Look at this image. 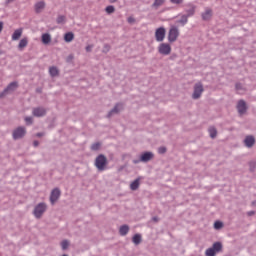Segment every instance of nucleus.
Listing matches in <instances>:
<instances>
[{"mask_svg": "<svg viewBox=\"0 0 256 256\" xmlns=\"http://www.w3.org/2000/svg\"><path fill=\"white\" fill-rule=\"evenodd\" d=\"M107 157L103 154H99L95 159V167L98 171H105L108 165Z\"/></svg>", "mask_w": 256, "mask_h": 256, "instance_id": "f257e3e1", "label": "nucleus"}, {"mask_svg": "<svg viewBox=\"0 0 256 256\" xmlns=\"http://www.w3.org/2000/svg\"><path fill=\"white\" fill-rule=\"evenodd\" d=\"M223 251V244L221 242H215L212 247L206 249V256H215L217 253H221Z\"/></svg>", "mask_w": 256, "mask_h": 256, "instance_id": "f03ea898", "label": "nucleus"}, {"mask_svg": "<svg viewBox=\"0 0 256 256\" xmlns=\"http://www.w3.org/2000/svg\"><path fill=\"white\" fill-rule=\"evenodd\" d=\"M45 211H47V204L41 202L34 207L33 215L36 219H41Z\"/></svg>", "mask_w": 256, "mask_h": 256, "instance_id": "7ed1b4c3", "label": "nucleus"}, {"mask_svg": "<svg viewBox=\"0 0 256 256\" xmlns=\"http://www.w3.org/2000/svg\"><path fill=\"white\" fill-rule=\"evenodd\" d=\"M179 37V28L178 27H171L168 32V41L169 43H175L177 41V38Z\"/></svg>", "mask_w": 256, "mask_h": 256, "instance_id": "20e7f679", "label": "nucleus"}, {"mask_svg": "<svg viewBox=\"0 0 256 256\" xmlns=\"http://www.w3.org/2000/svg\"><path fill=\"white\" fill-rule=\"evenodd\" d=\"M158 53H160V55H171V45L167 43H161L158 46Z\"/></svg>", "mask_w": 256, "mask_h": 256, "instance_id": "39448f33", "label": "nucleus"}, {"mask_svg": "<svg viewBox=\"0 0 256 256\" xmlns=\"http://www.w3.org/2000/svg\"><path fill=\"white\" fill-rule=\"evenodd\" d=\"M59 197H61V190L59 188H54L50 194L51 205H55L59 200Z\"/></svg>", "mask_w": 256, "mask_h": 256, "instance_id": "423d86ee", "label": "nucleus"}, {"mask_svg": "<svg viewBox=\"0 0 256 256\" xmlns=\"http://www.w3.org/2000/svg\"><path fill=\"white\" fill-rule=\"evenodd\" d=\"M25 133H27L25 127H18L13 131V139L15 141H17V139H22V137H25Z\"/></svg>", "mask_w": 256, "mask_h": 256, "instance_id": "0eeeda50", "label": "nucleus"}, {"mask_svg": "<svg viewBox=\"0 0 256 256\" xmlns=\"http://www.w3.org/2000/svg\"><path fill=\"white\" fill-rule=\"evenodd\" d=\"M165 33H166V30L164 27H160V28L156 29L155 39H156V41H158V43H161L162 41L165 40Z\"/></svg>", "mask_w": 256, "mask_h": 256, "instance_id": "6e6552de", "label": "nucleus"}, {"mask_svg": "<svg viewBox=\"0 0 256 256\" xmlns=\"http://www.w3.org/2000/svg\"><path fill=\"white\" fill-rule=\"evenodd\" d=\"M202 94H203V84L196 83L194 86V92L192 94V98L199 99V97H201Z\"/></svg>", "mask_w": 256, "mask_h": 256, "instance_id": "1a4fd4ad", "label": "nucleus"}, {"mask_svg": "<svg viewBox=\"0 0 256 256\" xmlns=\"http://www.w3.org/2000/svg\"><path fill=\"white\" fill-rule=\"evenodd\" d=\"M32 115L34 117H45L47 115V109H45L44 107L33 108Z\"/></svg>", "mask_w": 256, "mask_h": 256, "instance_id": "9d476101", "label": "nucleus"}, {"mask_svg": "<svg viewBox=\"0 0 256 256\" xmlns=\"http://www.w3.org/2000/svg\"><path fill=\"white\" fill-rule=\"evenodd\" d=\"M186 7H188V9H185V16L186 17H193V15H195V11L197 9V6H195V4L193 3H188L186 4Z\"/></svg>", "mask_w": 256, "mask_h": 256, "instance_id": "9b49d317", "label": "nucleus"}, {"mask_svg": "<svg viewBox=\"0 0 256 256\" xmlns=\"http://www.w3.org/2000/svg\"><path fill=\"white\" fill-rule=\"evenodd\" d=\"M237 110L239 115H245V113H247V103H245L244 100L238 101Z\"/></svg>", "mask_w": 256, "mask_h": 256, "instance_id": "f8f14e48", "label": "nucleus"}, {"mask_svg": "<svg viewBox=\"0 0 256 256\" xmlns=\"http://www.w3.org/2000/svg\"><path fill=\"white\" fill-rule=\"evenodd\" d=\"M153 157H155V154H153V152L147 151L141 154L140 161H142V163H149Z\"/></svg>", "mask_w": 256, "mask_h": 256, "instance_id": "ddd939ff", "label": "nucleus"}, {"mask_svg": "<svg viewBox=\"0 0 256 256\" xmlns=\"http://www.w3.org/2000/svg\"><path fill=\"white\" fill-rule=\"evenodd\" d=\"M121 109H123V104H116L112 110L108 112L107 117H113V115H117V113L121 112Z\"/></svg>", "mask_w": 256, "mask_h": 256, "instance_id": "4468645a", "label": "nucleus"}, {"mask_svg": "<svg viewBox=\"0 0 256 256\" xmlns=\"http://www.w3.org/2000/svg\"><path fill=\"white\" fill-rule=\"evenodd\" d=\"M244 145L248 147V149H251L253 145H255V137L253 135H248L244 139Z\"/></svg>", "mask_w": 256, "mask_h": 256, "instance_id": "2eb2a0df", "label": "nucleus"}, {"mask_svg": "<svg viewBox=\"0 0 256 256\" xmlns=\"http://www.w3.org/2000/svg\"><path fill=\"white\" fill-rule=\"evenodd\" d=\"M201 17L203 21H209V19L213 17V10H211L210 8H206L205 12L202 13Z\"/></svg>", "mask_w": 256, "mask_h": 256, "instance_id": "dca6fc26", "label": "nucleus"}, {"mask_svg": "<svg viewBox=\"0 0 256 256\" xmlns=\"http://www.w3.org/2000/svg\"><path fill=\"white\" fill-rule=\"evenodd\" d=\"M23 35V29H17L12 34V41H19L21 39V36Z\"/></svg>", "mask_w": 256, "mask_h": 256, "instance_id": "f3484780", "label": "nucleus"}, {"mask_svg": "<svg viewBox=\"0 0 256 256\" xmlns=\"http://www.w3.org/2000/svg\"><path fill=\"white\" fill-rule=\"evenodd\" d=\"M177 23L182 25V27H185V25H187V23H189V17L186 16V14H182V15H180V19L177 20Z\"/></svg>", "mask_w": 256, "mask_h": 256, "instance_id": "a211bd4d", "label": "nucleus"}, {"mask_svg": "<svg viewBox=\"0 0 256 256\" xmlns=\"http://www.w3.org/2000/svg\"><path fill=\"white\" fill-rule=\"evenodd\" d=\"M27 45H29V40L27 38H22L18 44V49L23 51Z\"/></svg>", "mask_w": 256, "mask_h": 256, "instance_id": "6ab92c4d", "label": "nucleus"}, {"mask_svg": "<svg viewBox=\"0 0 256 256\" xmlns=\"http://www.w3.org/2000/svg\"><path fill=\"white\" fill-rule=\"evenodd\" d=\"M45 9V3L43 1L37 2L35 4V12L36 13H41Z\"/></svg>", "mask_w": 256, "mask_h": 256, "instance_id": "aec40b11", "label": "nucleus"}, {"mask_svg": "<svg viewBox=\"0 0 256 256\" xmlns=\"http://www.w3.org/2000/svg\"><path fill=\"white\" fill-rule=\"evenodd\" d=\"M73 39H75V35L73 34V32H67L64 35V41H66V43H71V41H73Z\"/></svg>", "mask_w": 256, "mask_h": 256, "instance_id": "412c9836", "label": "nucleus"}, {"mask_svg": "<svg viewBox=\"0 0 256 256\" xmlns=\"http://www.w3.org/2000/svg\"><path fill=\"white\" fill-rule=\"evenodd\" d=\"M42 43L44 45H49V43H51V35L49 33H45L42 35Z\"/></svg>", "mask_w": 256, "mask_h": 256, "instance_id": "4be33fe9", "label": "nucleus"}, {"mask_svg": "<svg viewBox=\"0 0 256 256\" xmlns=\"http://www.w3.org/2000/svg\"><path fill=\"white\" fill-rule=\"evenodd\" d=\"M166 0H154V3L152 4V9H159L162 5L165 4Z\"/></svg>", "mask_w": 256, "mask_h": 256, "instance_id": "5701e85b", "label": "nucleus"}, {"mask_svg": "<svg viewBox=\"0 0 256 256\" xmlns=\"http://www.w3.org/2000/svg\"><path fill=\"white\" fill-rule=\"evenodd\" d=\"M119 233H120V235H122V237H125V235H127V233H129V226L122 225L119 229Z\"/></svg>", "mask_w": 256, "mask_h": 256, "instance_id": "b1692460", "label": "nucleus"}, {"mask_svg": "<svg viewBox=\"0 0 256 256\" xmlns=\"http://www.w3.org/2000/svg\"><path fill=\"white\" fill-rule=\"evenodd\" d=\"M139 181V178H137L130 184L131 191H137L139 189Z\"/></svg>", "mask_w": 256, "mask_h": 256, "instance_id": "393cba45", "label": "nucleus"}, {"mask_svg": "<svg viewBox=\"0 0 256 256\" xmlns=\"http://www.w3.org/2000/svg\"><path fill=\"white\" fill-rule=\"evenodd\" d=\"M17 87H19V85L17 84V82H11L5 89L7 90V92H11V91H15V89H17Z\"/></svg>", "mask_w": 256, "mask_h": 256, "instance_id": "a878e982", "label": "nucleus"}, {"mask_svg": "<svg viewBox=\"0 0 256 256\" xmlns=\"http://www.w3.org/2000/svg\"><path fill=\"white\" fill-rule=\"evenodd\" d=\"M49 74L51 77H57V75H59V69H57L55 66H52L49 68Z\"/></svg>", "mask_w": 256, "mask_h": 256, "instance_id": "bb28decb", "label": "nucleus"}, {"mask_svg": "<svg viewBox=\"0 0 256 256\" xmlns=\"http://www.w3.org/2000/svg\"><path fill=\"white\" fill-rule=\"evenodd\" d=\"M208 133L211 137V139H215V137H217V129L213 126H211L209 129H208Z\"/></svg>", "mask_w": 256, "mask_h": 256, "instance_id": "cd10ccee", "label": "nucleus"}, {"mask_svg": "<svg viewBox=\"0 0 256 256\" xmlns=\"http://www.w3.org/2000/svg\"><path fill=\"white\" fill-rule=\"evenodd\" d=\"M134 245H139L141 243V234H135L132 238Z\"/></svg>", "mask_w": 256, "mask_h": 256, "instance_id": "c85d7f7f", "label": "nucleus"}, {"mask_svg": "<svg viewBox=\"0 0 256 256\" xmlns=\"http://www.w3.org/2000/svg\"><path fill=\"white\" fill-rule=\"evenodd\" d=\"M65 21H66L65 15H59L57 17L56 23H58V25H63L65 24Z\"/></svg>", "mask_w": 256, "mask_h": 256, "instance_id": "c756f323", "label": "nucleus"}, {"mask_svg": "<svg viewBox=\"0 0 256 256\" xmlns=\"http://www.w3.org/2000/svg\"><path fill=\"white\" fill-rule=\"evenodd\" d=\"M90 149L91 151H99V149H101V143L95 142L91 145Z\"/></svg>", "mask_w": 256, "mask_h": 256, "instance_id": "7c9ffc66", "label": "nucleus"}, {"mask_svg": "<svg viewBox=\"0 0 256 256\" xmlns=\"http://www.w3.org/2000/svg\"><path fill=\"white\" fill-rule=\"evenodd\" d=\"M105 11L106 13H108V15H111V13H115V6L113 5L107 6Z\"/></svg>", "mask_w": 256, "mask_h": 256, "instance_id": "2f4dec72", "label": "nucleus"}, {"mask_svg": "<svg viewBox=\"0 0 256 256\" xmlns=\"http://www.w3.org/2000/svg\"><path fill=\"white\" fill-rule=\"evenodd\" d=\"M61 247L63 251L67 250L69 248V242L67 240H63L61 242Z\"/></svg>", "mask_w": 256, "mask_h": 256, "instance_id": "473e14b6", "label": "nucleus"}, {"mask_svg": "<svg viewBox=\"0 0 256 256\" xmlns=\"http://www.w3.org/2000/svg\"><path fill=\"white\" fill-rule=\"evenodd\" d=\"M109 51H111V46L109 44H105L102 49V53H109Z\"/></svg>", "mask_w": 256, "mask_h": 256, "instance_id": "72a5a7b5", "label": "nucleus"}, {"mask_svg": "<svg viewBox=\"0 0 256 256\" xmlns=\"http://www.w3.org/2000/svg\"><path fill=\"white\" fill-rule=\"evenodd\" d=\"M214 228H215V229H222V228H223V222H221V221H216V222L214 223Z\"/></svg>", "mask_w": 256, "mask_h": 256, "instance_id": "f704fd0d", "label": "nucleus"}, {"mask_svg": "<svg viewBox=\"0 0 256 256\" xmlns=\"http://www.w3.org/2000/svg\"><path fill=\"white\" fill-rule=\"evenodd\" d=\"M183 1H185V0H170V2H172L174 5H181V3H183Z\"/></svg>", "mask_w": 256, "mask_h": 256, "instance_id": "c9c22d12", "label": "nucleus"}, {"mask_svg": "<svg viewBox=\"0 0 256 256\" xmlns=\"http://www.w3.org/2000/svg\"><path fill=\"white\" fill-rule=\"evenodd\" d=\"M158 152H159L161 155H163V153H167V148H165V147H160V148L158 149Z\"/></svg>", "mask_w": 256, "mask_h": 256, "instance_id": "e433bc0d", "label": "nucleus"}, {"mask_svg": "<svg viewBox=\"0 0 256 256\" xmlns=\"http://www.w3.org/2000/svg\"><path fill=\"white\" fill-rule=\"evenodd\" d=\"M9 92L6 90V88L0 93V99H3L5 95H7Z\"/></svg>", "mask_w": 256, "mask_h": 256, "instance_id": "4c0bfd02", "label": "nucleus"}, {"mask_svg": "<svg viewBox=\"0 0 256 256\" xmlns=\"http://www.w3.org/2000/svg\"><path fill=\"white\" fill-rule=\"evenodd\" d=\"M25 121L28 125H31V123H33V118L28 116L25 118Z\"/></svg>", "mask_w": 256, "mask_h": 256, "instance_id": "58836bf2", "label": "nucleus"}, {"mask_svg": "<svg viewBox=\"0 0 256 256\" xmlns=\"http://www.w3.org/2000/svg\"><path fill=\"white\" fill-rule=\"evenodd\" d=\"M73 59H74L73 54H70V55L67 57L66 61H67V63H71V62L73 61Z\"/></svg>", "mask_w": 256, "mask_h": 256, "instance_id": "ea45409f", "label": "nucleus"}, {"mask_svg": "<svg viewBox=\"0 0 256 256\" xmlns=\"http://www.w3.org/2000/svg\"><path fill=\"white\" fill-rule=\"evenodd\" d=\"M235 87H236V91H241V89H243V85L241 83H237Z\"/></svg>", "mask_w": 256, "mask_h": 256, "instance_id": "a19ab883", "label": "nucleus"}, {"mask_svg": "<svg viewBox=\"0 0 256 256\" xmlns=\"http://www.w3.org/2000/svg\"><path fill=\"white\" fill-rule=\"evenodd\" d=\"M86 51H87V53H91V51H93V45H88V46H86Z\"/></svg>", "mask_w": 256, "mask_h": 256, "instance_id": "79ce46f5", "label": "nucleus"}, {"mask_svg": "<svg viewBox=\"0 0 256 256\" xmlns=\"http://www.w3.org/2000/svg\"><path fill=\"white\" fill-rule=\"evenodd\" d=\"M127 21H128V23L133 24V23H135V18L128 17Z\"/></svg>", "mask_w": 256, "mask_h": 256, "instance_id": "37998d69", "label": "nucleus"}, {"mask_svg": "<svg viewBox=\"0 0 256 256\" xmlns=\"http://www.w3.org/2000/svg\"><path fill=\"white\" fill-rule=\"evenodd\" d=\"M255 169V162H250V170L254 171Z\"/></svg>", "mask_w": 256, "mask_h": 256, "instance_id": "c03bdc74", "label": "nucleus"}, {"mask_svg": "<svg viewBox=\"0 0 256 256\" xmlns=\"http://www.w3.org/2000/svg\"><path fill=\"white\" fill-rule=\"evenodd\" d=\"M134 165H137L139 163H142L141 158L133 160Z\"/></svg>", "mask_w": 256, "mask_h": 256, "instance_id": "a18cd8bd", "label": "nucleus"}, {"mask_svg": "<svg viewBox=\"0 0 256 256\" xmlns=\"http://www.w3.org/2000/svg\"><path fill=\"white\" fill-rule=\"evenodd\" d=\"M248 217H252V215H255V211H249L247 212Z\"/></svg>", "mask_w": 256, "mask_h": 256, "instance_id": "49530a36", "label": "nucleus"}, {"mask_svg": "<svg viewBox=\"0 0 256 256\" xmlns=\"http://www.w3.org/2000/svg\"><path fill=\"white\" fill-rule=\"evenodd\" d=\"M33 145H34L35 147H39V141L35 140V141L33 142Z\"/></svg>", "mask_w": 256, "mask_h": 256, "instance_id": "de8ad7c7", "label": "nucleus"}, {"mask_svg": "<svg viewBox=\"0 0 256 256\" xmlns=\"http://www.w3.org/2000/svg\"><path fill=\"white\" fill-rule=\"evenodd\" d=\"M152 221H154L155 223H157V221H159V218H158L157 216H154V217L152 218Z\"/></svg>", "mask_w": 256, "mask_h": 256, "instance_id": "09e8293b", "label": "nucleus"}, {"mask_svg": "<svg viewBox=\"0 0 256 256\" xmlns=\"http://www.w3.org/2000/svg\"><path fill=\"white\" fill-rule=\"evenodd\" d=\"M43 135H44L43 132H39L36 134L37 137H43Z\"/></svg>", "mask_w": 256, "mask_h": 256, "instance_id": "8fccbe9b", "label": "nucleus"}, {"mask_svg": "<svg viewBox=\"0 0 256 256\" xmlns=\"http://www.w3.org/2000/svg\"><path fill=\"white\" fill-rule=\"evenodd\" d=\"M3 31V22H0V33Z\"/></svg>", "mask_w": 256, "mask_h": 256, "instance_id": "3c124183", "label": "nucleus"}, {"mask_svg": "<svg viewBox=\"0 0 256 256\" xmlns=\"http://www.w3.org/2000/svg\"><path fill=\"white\" fill-rule=\"evenodd\" d=\"M109 1V3H117V1H119V0H108Z\"/></svg>", "mask_w": 256, "mask_h": 256, "instance_id": "603ef678", "label": "nucleus"}, {"mask_svg": "<svg viewBox=\"0 0 256 256\" xmlns=\"http://www.w3.org/2000/svg\"><path fill=\"white\" fill-rule=\"evenodd\" d=\"M11 2H13V0H7V3H11Z\"/></svg>", "mask_w": 256, "mask_h": 256, "instance_id": "864d4df0", "label": "nucleus"}]
</instances>
